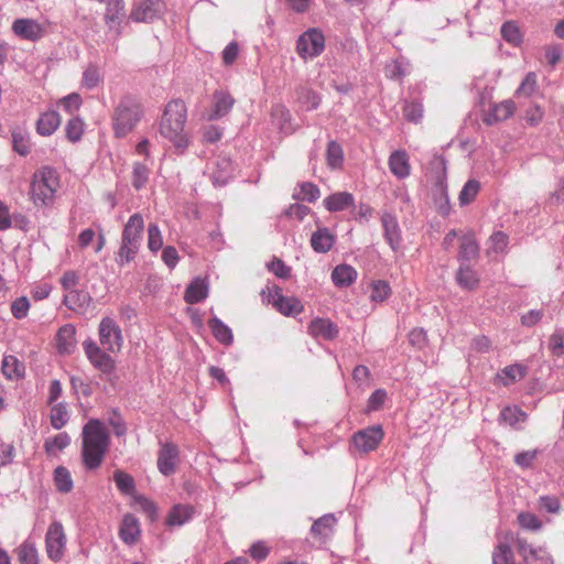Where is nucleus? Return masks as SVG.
I'll return each mask as SVG.
<instances>
[{
  "instance_id": "obj_11",
  "label": "nucleus",
  "mask_w": 564,
  "mask_h": 564,
  "mask_svg": "<svg viewBox=\"0 0 564 564\" xmlns=\"http://www.w3.org/2000/svg\"><path fill=\"white\" fill-rule=\"evenodd\" d=\"M11 29L19 39L31 42L39 41L45 34V28L36 20L29 18L14 20Z\"/></svg>"
},
{
  "instance_id": "obj_8",
  "label": "nucleus",
  "mask_w": 564,
  "mask_h": 564,
  "mask_svg": "<svg viewBox=\"0 0 564 564\" xmlns=\"http://www.w3.org/2000/svg\"><path fill=\"white\" fill-rule=\"evenodd\" d=\"M67 538L61 522L53 521L46 531L45 550L47 557L53 562H59L66 550Z\"/></svg>"
},
{
  "instance_id": "obj_53",
  "label": "nucleus",
  "mask_w": 564,
  "mask_h": 564,
  "mask_svg": "<svg viewBox=\"0 0 564 564\" xmlns=\"http://www.w3.org/2000/svg\"><path fill=\"white\" fill-rule=\"evenodd\" d=\"M518 522L521 528L530 531H538L542 527L540 519L531 512H521L518 514Z\"/></svg>"
},
{
  "instance_id": "obj_38",
  "label": "nucleus",
  "mask_w": 564,
  "mask_h": 564,
  "mask_svg": "<svg viewBox=\"0 0 564 564\" xmlns=\"http://www.w3.org/2000/svg\"><path fill=\"white\" fill-rule=\"evenodd\" d=\"M479 247L473 234H467L462 237L459 259L474 260L478 257Z\"/></svg>"
},
{
  "instance_id": "obj_40",
  "label": "nucleus",
  "mask_w": 564,
  "mask_h": 564,
  "mask_svg": "<svg viewBox=\"0 0 564 564\" xmlns=\"http://www.w3.org/2000/svg\"><path fill=\"white\" fill-rule=\"evenodd\" d=\"M100 83H102V75L99 67L93 64L88 65L83 73L82 85L87 89H94Z\"/></svg>"
},
{
  "instance_id": "obj_20",
  "label": "nucleus",
  "mask_w": 564,
  "mask_h": 564,
  "mask_svg": "<svg viewBox=\"0 0 564 564\" xmlns=\"http://www.w3.org/2000/svg\"><path fill=\"white\" fill-rule=\"evenodd\" d=\"M77 345L76 328L72 324L62 326L56 334V346L61 354L70 355Z\"/></svg>"
},
{
  "instance_id": "obj_62",
  "label": "nucleus",
  "mask_w": 564,
  "mask_h": 564,
  "mask_svg": "<svg viewBox=\"0 0 564 564\" xmlns=\"http://www.w3.org/2000/svg\"><path fill=\"white\" fill-rule=\"evenodd\" d=\"M240 47L237 42H230L223 51L221 58L226 66L232 65L239 55Z\"/></svg>"
},
{
  "instance_id": "obj_3",
  "label": "nucleus",
  "mask_w": 564,
  "mask_h": 564,
  "mask_svg": "<svg viewBox=\"0 0 564 564\" xmlns=\"http://www.w3.org/2000/svg\"><path fill=\"white\" fill-rule=\"evenodd\" d=\"M59 187L57 172L48 166L36 170L31 178L29 196L36 207L52 205Z\"/></svg>"
},
{
  "instance_id": "obj_50",
  "label": "nucleus",
  "mask_w": 564,
  "mask_h": 564,
  "mask_svg": "<svg viewBox=\"0 0 564 564\" xmlns=\"http://www.w3.org/2000/svg\"><path fill=\"white\" fill-rule=\"evenodd\" d=\"M163 246L161 230L156 224H150L148 227V248L158 252Z\"/></svg>"
},
{
  "instance_id": "obj_6",
  "label": "nucleus",
  "mask_w": 564,
  "mask_h": 564,
  "mask_svg": "<svg viewBox=\"0 0 564 564\" xmlns=\"http://www.w3.org/2000/svg\"><path fill=\"white\" fill-rule=\"evenodd\" d=\"M325 50L324 33L316 28L308 29L296 41V53L303 59L319 56Z\"/></svg>"
},
{
  "instance_id": "obj_35",
  "label": "nucleus",
  "mask_w": 564,
  "mask_h": 564,
  "mask_svg": "<svg viewBox=\"0 0 564 564\" xmlns=\"http://www.w3.org/2000/svg\"><path fill=\"white\" fill-rule=\"evenodd\" d=\"M17 556L20 564H40L35 543L30 540L24 541L17 549Z\"/></svg>"
},
{
  "instance_id": "obj_47",
  "label": "nucleus",
  "mask_w": 564,
  "mask_h": 564,
  "mask_svg": "<svg viewBox=\"0 0 564 564\" xmlns=\"http://www.w3.org/2000/svg\"><path fill=\"white\" fill-rule=\"evenodd\" d=\"M50 420L54 429H62L68 420V414L65 405L62 403L53 405L51 409Z\"/></svg>"
},
{
  "instance_id": "obj_37",
  "label": "nucleus",
  "mask_w": 564,
  "mask_h": 564,
  "mask_svg": "<svg viewBox=\"0 0 564 564\" xmlns=\"http://www.w3.org/2000/svg\"><path fill=\"white\" fill-rule=\"evenodd\" d=\"M70 444V437L66 432L56 434L45 441L44 448L51 456H57L59 452Z\"/></svg>"
},
{
  "instance_id": "obj_54",
  "label": "nucleus",
  "mask_w": 564,
  "mask_h": 564,
  "mask_svg": "<svg viewBox=\"0 0 564 564\" xmlns=\"http://www.w3.org/2000/svg\"><path fill=\"white\" fill-rule=\"evenodd\" d=\"M549 349L553 356L561 357L564 355V332L556 330L549 338Z\"/></svg>"
},
{
  "instance_id": "obj_29",
  "label": "nucleus",
  "mask_w": 564,
  "mask_h": 564,
  "mask_svg": "<svg viewBox=\"0 0 564 564\" xmlns=\"http://www.w3.org/2000/svg\"><path fill=\"white\" fill-rule=\"evenodd\" d=\"M208 296V285L203 279H195L186 288L184 300L188 304H196Z\"/></svg>"
},
{
  "instance_id": "obj_63",
  "label": "nucleus",
  "mask_w": 564,
  "mask_h": 564,
  "mask_svg": "<svg viewBox=\"0 0 564 564\" xmlns=\"http://www.w3.org/2000/svg\"><path fill=\"white\" fill-rule=\"evenodd\" d=\"M78 282L79 275L73 270L64 272L63 276L61 278L62 288L64 291H66V293L76 290L75 288L77 286Z\"/></svg>"
},
{
  "instance_id": "obj_27",
  "label": "nucleus",
  "mask_w": 564,
  "mask_h": 564,
  "mask_svg": "<svg viewBox=\"0 0 564 564\" xmlns=\"http://www.w3.org/2000/svg\"><path fill=\"white\" fill-rule=\"evenodd\" d=\"M355 205L354 196L348 192H338L324 199L328 212H341Z\"/></svg>"
},
{
  "instance_id": "obj_46",
  "label": "nucleus",
  "mask_w": 564,
  "mask_h": 564,
  "mask_svg": "<svg viewBox=\"0 0 564 564\" xmlns=\"http://www.w3.org/2000/svg\"><path fill=\"white\" fill-rule=\"evenodd\" d=\"M115 482L118 489L126 495H130L134 490V480L132 476L122 470H116L113 474Z\"/></svg>"
},
{
  "instance_id": "obj_22",
  "label": "nucleus",
  "mask_w": 564,
  "mask_h": 564,
  "mask_svg": "<svg viewBox=\"0 0 564 564\" xmlns=\"http://www.w3.org/2000/svg\"><path fill=\"white\" fill-rule=\"evenodd\" d=\"M143 229H144L143 217L138 213L131 215L128 219V223L126 224V226L123 228L122 240L129 245H131V242L140 245Z\"/></svg>"
},
{
  "instance_id": "obj_60",
  "label": "nucleus",
  "mask_w": 564,
  "mask_h": 564,
  "mask_svg": "<svg viewBox=\"0 0 564 564\" xmlns=\"http://www.w3.org/2000/svg\"><path fill=\"white\" fill-rule=\"evenodd\" d=\"M12 142L14 151L20 155H28L30 153L31 147L29 139L21 132L12 133Z\"/></svg>"
},
{
  "instance_id": "obj_61",
  "label": "nucleus",
  "mask_w": 564,
  "mask_h": 564,
  "mask_svg": "<svg viewBox=\"0 0 564 564\" xmlns=\"http://www.w3.org/2000/svg\"><path fill=\"white\" fill-rule=\"evenodd\" d=\"M502 373L508 379L507 381H505V386H508L512 382H516V381L522 379L525 376V369H524V367H522L520 365H511V366L506 367L502 370Z\"/></svg>"
},
{
  "instance_id": "obj_51",
  "label": "nucleus",
  "mask_w": 564,
  "mask_h": 564,
  "mask_svg": "<svg viewBox=\"0 0 564 564\" xmlns=\"http://www.w3.org/2000/svg\"><path fill=\"white\" fill-rule=\"evenodd\" d=\"M489 250L496 253L503 252L509 243V237L503 231L494 232L488 240Z\"/></svg>"
},
{
  "instance_id": "obj_30",
  "label": "nucleus",
  "mask_w": 564,
  "mask_h": 564,
  "mask_svg": "<svg viewBox=\"0 0 564 564\" xmlns=\"http://www.w3.org/2000/svg\"><path fill=\"white\" fill-rule=\"evenodd\" d=\"M357 279V271L348 264H339L332 272V281L338 288L351 285Z\"/></svg>"
},
{
  "instance_id": "obj_36",
  "label": "nucleus",
  "mask_w": 564,
  "mask_h": 564,
  "mask_svg": "<svg viewBox=\"0 0 564 564\" xmlns=\"http://www.w3.org/2000/svg\"><path fill=\"white\" fill-rule=\"evenodd\" d=\"M54 485L57 491L68 494L74 487L73 478L69 470L64 466L55 468L53 474Z\"/></svg>"
},
{
  "instance_id": "obj_4",
  "label": "nucleus",
  "mask_w": 564,
  "mask_h": 564,
  "mask_svg": "<svg viewBox=\"0 0 564 564\" xmlns=\"http://www.w3.org/2000/svg\"><path fill=\"white\" fill-rule=\"evenodd\" d=\"M142 116L140 102L132 97H124L120 100L113 115V131L118 138H123L130 133Z\"/></svg>"
},
{
  "instance_id": "obj_5",
  "label": "nucleus",
  "mask_w": 564,
  "mask_h": 564,
  "mask_svg": "<svg viewBox=\"0 0 564 564\" xmlns=\"http://www.w3.org/2000/svg\"><path fill=\"white\" fill-rule=\"evenodd\" d=\"M83 348L85 355L89 362L98 369L102 375L107 376V380L110 382L112 387L116 386L118 381V376L116 375V361L108 354L107 350H102L94 340L88 339L83 343Z\"/></svg>"
},
{
  "instance_id": "obj_34",
  "label": "nucleus",
  "mask_w": 564,
  "mask_h": 564,
  "mask_svg": "<svg viewBox=\"0 0 564 564\" xmlns=\"http://www.w3.org/2000/svg\"><path fill=\"white\" fill-rule=\"evenodd\" d=\"M208 326L213 335L219 343L224 345H230L232 343L234 336L231 329L226 324H224L219 318H210L208 321Z\"/></svg>"
},
{
  "instance_id": "obj_19",
  "label": "nucleus",
  "mask_w": 564,
  "mask_h": 564,
  "mask_svg": "<svg viewBox=\"0 0 564 564\" xmlns=\"http://www.w3.org/2000/svg\"><path fill=\"white\" fill-rule=\"evenodd\" d=\"M516 109V104L511 99H507L499 104H495L491 107L490 111L484 118V122L486 124L491 126L499 121H505L513 116Z\"/></svg>"
},
{
  "instance_id": "obj_48",
  "label": "nucleus",
  "mask_w": 564,
  "mask_h": 564,
  "mask_svg": "<svg viewBox=\"0 0 564 564\" xmlns=\"http://www.w3.org/2000/svg\"><path fill=\"white\" fill-rule=\"evenodd\" d=\"M319 188L311 183L304 182L300 185V193L294 195L295 198L314 203L319 198Z\"/></svg>"
},
{
  "instance_id": "obj_64",
  "label": "nucleus",
  "mask_w": 564,
  "mask_h": 564,
  "mask_svg": "<svg viewBox=\"0 0 564 564\" xmlns=\"http://www.w3.org/2000/svg\"><path fill=\"white\" fill-rule=\"evenodd\" d=\"M528 564H553L552 556L543 549L530 551V562Z\"/></svg>"
},
{
  "instance_id": "obj_1",
  "label": "nucleus",
  "mask_w": 564,
  "mask_h": 564,
  "mask_svg": "<svg viewBox=\"0 0 564 564\" xmlns=\"http://www.w3.org/2000/svg\"><path fill=\"white\" fill-rule=\"evenodd\" d=\"M82 437L84 466L89 470L99 468L110 445V436L105 424L97 419L89 420L83 427Z\"/></svg>"
},
{
  "instance_id": "obj_42",
  "label": "nucleus",
  "mask_w": 564,
  "mask_h": 564,
  "mask_svg": "<svg viewBox=\"0 0 564 564\" xmlns=\"http://www.w3.org/2000/svg\"><path fill=\"white\" fill-rule=\"evenodd\" d=\"M343 160L344 153L341 147L337 142L330 141L326 151L327 165L330 169H340L343 165Z\"/></svg>"
},
{
  "instance_id": "obj_45",
  "label": "nucleus",
  "mask_w": 564,
  "mask_h": 564,
  "mask_svg": "<svg viewBox=\"0 0 564 564\" xmlns=\"http://www.w3.org/2000/svg\"><path fill=\"white\" fill-rule=\"evenodd\" d=\"M536 87L538 76L535 73L530 72L527 74V76L523 78L520 86L516 90V95L531 97L536 91Z\"/></svg>"
},
{
  "instance_id": "obj_31",
  "label": "nucleus",
  "mask_w": 564,
  "mask_h": 564,
  "mask_svg": "<svg viewBox=\"0 0 564 564\" xmlns=\"http://www.w3.org/2000/svg\"><path fill=\"white\" fill-rule=\"evenodd\" d=\"M193 513V507L188 505H175L169 512L165 523L169 527L183 525L192 518Z\"/></svg>"
},
{
  "instance_id": "obj_28",
  "label": "nucleus",
  "mask_w": 564,
  "mask_h": 564,
  "mask_svg": "<svg viewBox=\"0 0 564 564\" xmlns=\"http://www.w3.org/2000/svg\"><path fill=\"white\" fill-rule=\"evenodd\" d=\"M335 525L336 518L334 516H324L313 523L311 532L322 543L333 534Z\"/></svg>"
},
{
  "instance_id": "obj_52",
  "label": "nucleus",
  "mask_w": 564,
  "mask_h": 564,
  "mask_svg": "<svg viewBox=\"0 0 564 564\" xmlns=\"http://www.w3.org/2000/svg\"><path fill=\"white\" fill-rule=\"evenodd\" d=\"M403 115L408 121L419 123L423 118L422 104L416 101L405 102L403 107Z\"/></svg>"
},
{
  "instance_id": "obj_10",
  "label": "nucleus",
  "mask_w": 564,
  "mask_h": 564,
  "mask_svg": "<svg viewBox=\"0 0 564 564\" xmlns=\"http://www.w3.org/2000/svg\"><path fill=\"white\" fill-rule=\"evenodd\" d=\"M269 302L283 315H297L303 311L301 301L293 296H284L282 289L274 285L268 286Z\"/></svg>"
},
{
  "instance_id": "obj_7",
  "label": "nucleus",
  "mask_w": 564,
  "mask_h": 564,
  "mask_svg": "<svg viewBox=\"0 0 564 564\" xmlns=\"http://www.w3.org/2000/svg\"><path fill=\"white\" fill-rule=\"evenodd\" d=\"M99 341L108 352H119L123 344L121 328L109 316L104 317L98 327Z\"/></svg>"
},
{
  "instance_id": "obj_14",
  "label": "nucleus",
  "mask_w": 564,
  "mask_h": 564,
  "mask_svg": "<svg viewBox=\"0 0 564 564\" xmlns=\"http://www.w3.org/2000/svg\"><path fill=\"white\" fill-rule=\"evenodd\" d=\"M178 447L173 443H165L158 453V468L164 476L173 475L178 464Z\"/></svg>"
},
{
  "instance_id": "obj_13",
  "label": "nucleus",
  "mask_w": 564,
  "mask_h": 564,
  "mask_svg": "<svg viewBox=\"0 0 564 564\" xmlns=\"http://www.w3.org/2000/svg\"><path fill=\"white\" fill-rule=\"evenodd\" d=\"M104 21L109 30H115L119 35L121 34V24L126 18V6L123 0H106Z\"/></svg>"
},
{
  "instance_id": "obj_49",
  "label": "nucleus",
  "mask_w": 564,
  "mask_h": 564,
  "mask_svg": "<svg viewBox=\"0 0 564 564\" xmlns=\"http://www.w3.org/2000/svg\"><path fill=\"white\" fill-rule=\"evenodd\" d=\"M501 419L510 424L516 425L527 420V414L518 406H507L500 413Z\"/></svg>"
},
{
  "instance_id": "obj_15",
  "label": "nucleus",
  "mask_w": 564,
  "mask_h": 564,
  "mask_svg": "<svg viewBox=\"0 0 564 564\" xmlns=\"http://www.w3.org/2000/svg\"><path fill=\"white\" fill-rule=\"evenodd\" d=\"M498 543L492 551V564H516L514 555L510 546V540H513V532L507 531L497 535Z\"/></svg>"
},
{
  "instance_id": "obj_32",
  "label": "nucleus",
  "mask_w": 564,
  "mask_h": 564,
  "mask_svg": "<svg viewBox=\"0 0 564 564\" xmlns=\"http://www.w3.org/2000/svg\"><path fill=\"white\" fill-rule=\"evenodd\" d=\"M456 281L464 290H475L479 285V276L475 270L468 265L460 264L457 273Z\"/></svg>"
},
{
  "instance_id": "obj_43",
  "label": "nucleus",
  "mask_w": 564,
  "mask_h": 564,
  "mask_svg": "<svg viewBox=\"0 0 564 564\" xmlns=\"http://www.w3.org/2000/svg\"><path fill=\"white\" fill-rule=\"evenodd\" d=\"M150 170L142 163H134L132 169V186L139 191L143 188L149 181Z\"/></svg>"
},
{
  "instance_id": "obj_9",
  "label": "nucleus",
  "mask_w": 564,
  "mask_h": 564,
  "mask_svg": "<svg viewBox=\"0 0 564 564\" xmlns=\"http://www.w3.org/2000/svg\"><path fill=\"white\" fill-rule=\"evenodd\" d=\"M384 437L381 425H373L356 432L351 437V444L355 452L368 454L378 448Z\"/></svg>"
},
{
  "instance_id": "obj_39",
  "label": "nucleus",
  "mask_w": 564,
  "mask_h": 564,
  "mask_svg": "<svg viewBox=\"0 0 564 564\" xmlns=\"http://www.w3.org/2000/svg\"><path fill=\"white\" fill-rule=\"evenodd\" d=\"M370 300L372 302L382 303L391 295V288L387 281L376 280L370 284Z\"/></svg>"
},
{
  "instance_id": "obj_21",
  "label": "nucleus",
  "mask_w": 564,
  "mask_h": 564,
  "mask_svg": "<svg viewBox=\"0 0 564 564\" xmlns=\"http://www.w3.org/2000/svg\"><path fill=\"white\" fill-rule=\"evenodd\" d=\"M381 224L384 230V238L392 250L397 251L401 242V231L397 217L384 213L381 217Z\"/></svg>"
},
{
  "instance_id": "obj_55",
  "label": "nucleus",
  "mask_w": 564,
  "mask_h": 564,
  "mask_svg": "<svg viewBox=\"0 0 564 564\" xmlns=\"http://www.w3.org/2000/svg\"><path fill=\"white\" fill-rule=\"evenodd\" d=\"M82 104L83 99L77 93H72L58 101V105H61L67 113H74L77 111Z\"/></svg>"
},
{
  "instance_id": "obj_17",
  "label": "nucleus",
  "mask_w": 564,
  "mask_h": 564,
  "mask_svg": "<svg viewBox=\"0 0 564 564\" xmlns=\"http://www.w3.org/2000/svg\"><path fill=\"white\" fill-rule=\"evenodd\" d=\"M213 100L214 107L207 117L210 121L220 119L228 115L235 105V98L225 90H216L213 95Z\"/></svg>"
},
{
  "instance_id": "obj_59",
  "label": "nucleus",
  "mask_w": 564,
  "mask_h": 564,
  "mask_svg": "<svg viewBox=\"0 0 564 564\" xmlns=\"http://www.w3.org/2000/svg\"><path fill=\"white\" fill-rule=\"evenodd\" d=\"M268 269L274 275L281 279H286L291 274V268L288 267L281 259L273 258L270 263H268Z\"/></svg>"
},
{
  "instance_id": "obj_25",
  "label": "nucleus",
  "mask_w": 564,
  "mask_h": 564,
  "mask_svg": "<svg viewBox=\"0 0 564 564\" xmlns=\"http://www.w3.org/2000/svg\"><path fill=\"white\" fill-rule=\"evenodd\" d=\"M1 371L8 380H20L24 378L25 366L15 356H4L1 364Z\"/></svg>"
},
{
  "instance_id": "obj_18",
  "label": "nucleus",
  "mask_w": 564,
  "mask_h": 564,
  "mask_svg": "<svg viewBox=\"0 0 564 564\" xmlns=\"http://www.w3.org/2000/svg\"><path fill=\"white\" fill-rule=\"evenodd\" d=\"M390 172L399 180L406 178L411 173L409 155L404 150L392 152L388 160Z\"/></svg>"
},
{
  "instance_id": "obj_57",
  "label": "nucleus",
  "mask_w": 564,
  "mask_h": 564,
  "mask_svg": "<svg viewBox=\"0 0 564 564\" xmlns=\"http://www.w3.org/2000/svg\"><path fill=\"white\" fill-rule=\"evenodd\" d=\"M139 243L131 242V245H129L121 240V247L119 250V263L123 264L124 262H130L133 260L139 250Z\"/></svg>"
},
{
  "instance_id": "obj_16",
  "label": "nucleus",
  "mask_w": 564,
  "mask_h": 564,
  "mask_svg": "<svg viewBox=\"0 0 564 564\" xmlns=\"http://www.w3.org/2000/svg\"><path fill=\"white\" fill-rule=\"evenodd\" d=\"M141 535L140 522L135 516L127 513L123 516L119 527V538L128 545L135 544Z\"/></svg>"
},
{
  "instance_id": "obj_33",
  "label": "nucleus",
  "mask_w": 564,
  "mask_h": 564,
  "mask_svg": "<svg viewBox=\"0 0 564 564\" xmlns=\"http://www.w3.org/2000/svg\"><path fill=\"white\" fill-rule=\"evenodd\" d=\"M311 245L317 252H327L334 245V236L327 228L318 229L312 235Z\"/></svg>"
},
{
  "instance_id": "obj_26",
  "label": "nucleus",
  "mask_w": 564,
  "mask_h": 564,
  "mask_svg": "<svg viewBox=\"0 0 564 564\" xmlns=\"http://www.w3.org/2000/svg\"><path fill=\"white\" fill-rule=\"evenodd\" d=\"M61 124V116L55 110L43 112L37 122L36 131L44 137L53 134Z\"/></svg>"
},
{
  "instance_id": "obj_44",
  "label": "nucleus",
  "mask_w": 564,
  "mask_h": 564,
  "mask_svg": "<svg viewBox=\"0 0 564 564\" xmlns=\"http://www.w3.org/2000/svg\"><path fill=\"white\" fill-rule=\"evenodd\" d=\"M84 127H85V123L80 118L74 117V118L69 119L65 127V133H66V138L68 139V141H70V142L79 141L84 133Z\"/></svg>"
},
{
  "instance_id": "obj_12",
  "label": "nucleus",
  "mask_w": 564,
  "mask_h": 564,
  "mask_svg": "<svg viewBox=\"0 0 564 564\" xmlns=\"http://www.w3.org/2000/svg\"><path fill=\"white\" fill-rule=\"evenodd\" d=\"M164 9V3L161 0H142L134 4L130 19L137 23L152 22Z\"/></svg>"
},
{
  "instance_id": "obj_56",
  "label": "nucleus",
  "mask_w": 564,
  "mask_h": 564,
  "mask_svg": "<svg viewBox=\"0 0 564 564\" xmlns=\"http://www.w3.org/2000/svg\"><path fill=\"white\" fill-rule=\"evenodd\" d=\"M502 37L512 44H518L521 41L520 30L516 23L508 21L501 26Z\"/></svg>"
},
{
  "instance_id": "obj_23",
  "label": "nucleus",
  "mask_w": 564,
  "mask_h": 564,
  "mask_svg": "<svg viewBox=\"0 0 564 564\" xmlns=\"http://www.w3.org/2000/svg\"><path fill=\"white\" fill-rule=\"evenodd\" d=\"M308 333L315 338L329 340L338 335V328L330 319L317 317L310 323Z\"/></svg>"
},
{
  "instance_id": "obj_24",
  "label": "nucleus",
  "mask_w": 564,
  "mask_h": 564,
  "mask_svg": "<svg viewBox=\"0 0 564 564\" xmlns=\"http://www.w3.org/2000/svg\"><path fill=\"white\" fill-rule=\"evenodd\" d=\"M91 297L86 291L74 290L65 293L63 302L76 313H85L90 304Z\"/></svg>"
},
{
  "instance_id": "obj_2",
  "label": "nucleus",
  "mask_w": 564,
  "mask_h": 564,
  "mask_svg": "<svg viewBox=\"0 0 564 564\" xmlns=\"http://www.w3.org/2000/svg\"><path fill=\"white\" fill-rule=\"evenodd\" d=\"M187 107L181 99L171 100L160 121V134L169 140L176 150L184 152L189 145V135L185 130Z\"/></svg>"
},
{
  "instance_id": "obj_58",
  "label": "nucleus",
  "mask_w": 564,
  "mask_h": 564,
  "mask_svg": "<svg viewBox=\"0 0 564 564\" xmlns=\"http://www.w3.org/2000/svg\"><path fill=\"white\" fill-rule=\"evenodd\" d=\"M29 310L30 302L25 296L14 300L11 304V313L18 319L24 318L28 315Z\"/></svg>"
},
{
  "instance_id": "obj_41",
  "label": "nucleus",
  "mask_w": 564,
  "mask_h": 564,
  "mask_svg": "<svg viewBox=\"0 0 564 564\" xmlns=\"http://www.w3.org/2000/svg\"><path fill=\"white\" fill-rule=\"evenodd\" d=\"M480 191V183L477 180H469L465 183L464 187L462 188L458 200L460 205H468L471 202L475 200L478 193Z\"/></svg>"
}]
</instances>
